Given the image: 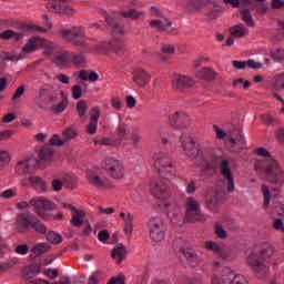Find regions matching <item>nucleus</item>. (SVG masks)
<instances>
[{
  "instance_id": "f704fd0d",
  "label": "nucleus",
  "mask_w": 284,
  "mask_h": 284,
  "mask_svg": "<svg viewBox=\"0 0 284 284\" xmlns=\"http://www.w3.org/2000/svg\"><path fill=\"white\" fill-rule=\"evenodd\" d=\"M241 19L248 26V28H254V18H252V13H250V9H243L241 11Z\"/></svg>"
},
{
  "instance_id": "dca6fc26",
  "label": "nucleus",
  "mask_w": 284,
  "mask_h": 284,
  "mask_svg": "<svg viewBox=\"0 0 284 284\" xmlns=\"http://www.w3.org/2000/svg\"><path fill=\"white\" fill-rule=\"evenodd\" d=\"M50 2L47 4V9L50 12H54L55 14H67L68 17H72L74 14V9L72 7L67 6V4H61L65 3L68 0H49Z\"/></svg>"
},
{
  "instance_id": "c9c22d12",
  "label": "nucleus",
  "mask_w": 284,
  "mask_h": 284,
  "mask_svg": "<svg viewBox=\"0 0 284 284\" xmlns=\"http://www.w3.org/2000/svg\"><path fill=\"white\" fill-rule=\"evenodd\" d=\"M199 79H204L205 81H213L214 71L210 68H204L203 70L197 72Z\"/></svg>"
},
{
  "instance_id": "f03ea898",
  "label": "nucleus",
  "mask_w": 284,
  "mask_h": 284,
  "mask_svg": "<svg viewBox=\"0 0 284 284\" xmlns=\"http://www.w3.org/2000/svg\"><path fill=\"white\" fill-rule=\"evenodd\" d=\"M150 191L155 199H160L163 202L164 209L166 210L168 217L170 219L173 225L181 226L183 223H201L205 221V216L201 212V203L196 197L189 196L184 202V212L181 206L174 202V200H170V192L168 191V183L162 180L153 181L150 184Z\"/></svg>"
},
{
  "instance_id": "2f4dec72",
  "label": "nucleus",
  "mask_w": 284,
  "mask_h": 284,
  "mask_svg": "<svg viewBox=\"0 0 284 284\" xmlns=\"http://www.w3.org/2000/svg\"><path fill=\"white\" fill-rule=\"evenodd\" d=\"M55 65H68L70 63V51L58 53L54 57Z\"/></svg>"
},
{
  "instance_id": "052dcab7",
  "label": "nucleus",
  "mask_w": 284,
  "mask_h": 284,
  "mask_svg": "<svg viewBox=\"0 0 284 284\" xmlns=\"http://www.w3.org/2000/svg\"><path fill=\"white\" fill-rule=\"evenodd\" d=\"M186 194H194L196 192V180L189 182L185 189Z\"/></svg>"
},
{
  "instance_id": "4d7b16f0",
  "label": "nucleus",
  "mask_w": 284,
  "mask_h": 284,
  "mask_svg": "<svg viewBox=\"0 0 284 284\" xmlns=\"http://www.w3.org/2000/svg\"><path fill=\"white\" fill-rule=\"evenodd\" d=\"M61 181H62V184L65 186V187H70V185H72V183H74V178L70 174H64L62 178H61Z\"/></svg>"
},
{
  "instance_id": "f3484780",
  "label": "nucleus",
  "mask_w": 284,
  "mask_h": 284,
  "mask_svg": "<svg viewBox=\"0 0 284 284\" xmlns=\"http://www.w3.org/2000/svg\"><path fill=\"white\" fill-rule=\"evenodd\" d=\"M204 247L209 252H213V254L220 256V258H230V256H232V250L230 247L216 242L207 241L205 242Z\"/></svg>"
},
{
  "instance_id": "e2e57ef3",
  "label": "nucleus",
  "mask_w": 284,
  "mask_h": 284,
  "mask_svg": "<svg viewBox=\"0 0 284 284\" xmlns=\"http://www.w3.org/2000/svg\"><path fill=\"white\" fill-rule=\"evenodd\" d=\"M47 97H50V87H42L39 91V98L45 100Z\"/></svg>"
},
{
  "instance_id": "e433bc0d",
  "label": "nucleus",
  "mask_w": 284,
  "mask_h": 284,
  "mask_svg": "<svg viewBox=\"0 0 284 284\" xmlns=\"http://www.w3.org/2000/svg\"><path fill=\"white\" fill-rule=\"evenodd\" d=\"M50 250V245L47 243H39L32 248V253L34 256H41V254H45Z\"/></svg>"
},
{
  "instance_id": "6ab92c4d",
  "label": "nucleus",
  "mask_w": 284,
  "mask_h": 284,
  "mask_svg": "<svg viewBox=\"0 0 284 284\" xmlns=\"http://www.w3.org/2000/svg\"><path fill=\"white\" fill-rule=\"evenodd\" d=\"M62 207L64 210H70L72 212L71 225H73V227H81V225H83V220L85 219V212L78 210L71 204H65V203L62 204Z\"/></svg>"
},
{
  "instance_id": "20e7f679",
  "label": "nucleus",
  "mask_w": 284,
  "mask_h": 284,
  "mask_svg": "<svg viewBox=\"0 0 284 284\" xmlns=\"http://www.w3.org/2000/svg\"><path fill=\"white\" fill-rule=\"evenodd\" d=\"M272 256H274V246L264 244L258 251L248 254L246 263L260 278H263L270 272Z\"/></svg>"
},
{
  "instance_id": "c85d7f7f",
  "label": "nucleus",
  "mask_w": 284,
  "mask_h": 284,
  "mask_svg": "<svg viewBox=\"0 0 284 284\" xmlns=\"http://www.w3.org/2000/svg\"><path fill=\"white\" fill-rule=\"evenodd\" d=\"M29 183L31 187L38 190L39 192H48V184L40 176H31L29 179Z\"/></svg>"
},
{
  "instance_id": "cd10ccee",
  "label": "nucleus",
  "mask_w": 284,
  "mask_h": 284,
  "mask_svg": "<svg viewBox=\"0 0 284 284\" xmlns=\"http://www.w3.org/2000/svg\"><path fill=\"white\" fill-rule=\"evenodd\" d=\"M230 32L234 39H243L250 34V30L242 23L231 27Z\"/></svg>"
},
{
  "instance_id": "a18cd8bd",
  "label": "nucleus",
  "mask_w": 284,
  "mask_h": 284,
  "mask_svg": "<svg viewBox=\"0 0 284 284\" xmlns=\"http://www.w3.org/2000/svg\"><path fill=\"white\" fill-rule=\"evenodd\" d=\"M50 148H52V145H65V141L62 136H59L58 134H54L51 139H50V144H48Z\"/></svg>"
},
{
  "instance_id": "338daca9",
  "label": "nucleus",
  "mask_w": 284,
  "mask_h": 284,
  "mask_svg": "<svg viewBox=\"0 0 284 284\" xmlns=\"http://www.w3.org/2000/svg\"><path fill=\"white\" fill-rule=\"evenodd\" d=\"M0 196H1L2 199H14L16 193H14V190L9 189V190L3 191V192L0 194Z\"/></svg>"
},
{
  "instance_id": "58836bf2",
  "label": "nucleus",
  "mask_w": 284,
  "mask_h": 284,
  "mask_svg": "<svg viewBox=\"0 0 284 284\" xmlns=\"http://www.w3.org/2000/svg\"><path fill=\"white\" fill-rule=\"evenodd\" d=\"M62 138L64 139V143L72 141V139H77V130L71 126L67 128L62 133Z\"/></svg>"
},
{
  "instance_id": "0eeeda50",
  "label": "nucleus",
  "mask_w": 284,
  "mask_h": 284,
  "mask_svg": "<svg viewBox=\"0 0 284 284\" xmlns=\"http://www.w3.org/2000/svg\"><path fill=\"white\" fill-rule=\"evenodd\" d=\"M45 43H47L45 39L41 37L30 38L24 44V47L22 48V51L20 54H11L8 51H2L0 53V59L4 63L9 61H11V63H14L17 61H23V59H26V54H32V52H37L39 48L45 47Z\"/></svg>"
},
{
  "instance_id": "423d86ee",
  "label": "nucleus",
  "mask_w": 284,
  "mask_h": 284,
  "mask_svg": "<svg viewBox=\"0 0 284 284\" xmlns=\"http://www.w3.org/2000/svg\"><path fill=\"white\" fill-rule=\"evenodd\" d=\"M257 156H263L264 160V172L267 175L271 185H275L276 190L284 185V171L281 164L270 154V151L265 148H258L255 150Z\"/></svg>"
},
{
  "instance_id": "4be33fe9",
  "label": "nucleus",
  "mask_w": 284,
  "mask_h": 284,
  "mask_svg": "<svg viewBox=\"0 0 284 284\" xmlns=\"http://www.w3.org/2000/svg\"><path fill=\"white\" fill-rule=\"evenodd\" d=\"M133 83L138 85V88H145L150 83V73L145 70L138 68L133 71Z\"/></svg>"
},
{
  "instance_id": "774afa93",
  "label": "nucleus",
  "mask_w": 284,
  "mask_h": 284,
  "mask_svg": "<svg viewBox=\"0 0 284 284\" xmlns=\"http://www.w3.org/2000/svg\"><path fill=\"white\" fill-rule=\"evenodd\" d=\"M99 276H101L100 272H95L93 273L90 277H89V284H99V282L101 281L99 278Z\"/></svg>"
},
{
  "instance_id": "de8ad7c7",
  "label": "nucleus",
  "mask_w": 284,
  "mask_h": 284,
  "mask_svg": "<svg viewBox=\"0 0 284 284\" xmlns=\"http://www.w3.org/2000/svg\"><path fill=\"white\" fill-rule=\"evenodd\" d=\"M30 252V247H28V244H19L16 246V254H20L21 256H26Z\"/></svg>"
},
{
  "instance_id": "603ef678",
  "label": "nucleus",
  "mask_w": 284,
  "mask_h": 284,
  "mask_svg": "<svg viewBox=\"0 0 284 284\" xmlns=\"http://www.w3.org/2000/svg\"><path fill=\"white\" fill-rule=\"evenodd\" d=\"M122 17H124V19H139L140 13L139 11L131 9L129 11L123 12Z\"/></svg>"
},
{
  "instance_id": "5fc2aeb1",
  "label": "nucleus",
  "mask_w": 284,
  "mask_h": 284,
  "mask_svg": "<svg viewBox=\"0 0 284 284\" xmlns=\"http://www.w3.org/2000/svg\"><path fill=\"white\" fill-rule=\"evenodd\" d=\"M23 94H26V87L20 85L12 95L11 101H17V99H21Z\"/></svg>"
},
{
  "instance_id": "c756f323",
  "label": "nucleus",
  "mask_w": 284,
  "mask_h": 284,
  "mask_svg": "<svg viewBox=\"0 0 284 284\" xmlns=\"http://www.w3.org/2000/svg\"><path fill=\"white\" fill-rule=\"evenodd\" d=\"M23 37H24L23 32H17L12 29H8L0 34V39H2V41H9V39L19 41V40L23 39Z\"/></svg>"
},
{
  "instance_id": "6e6d98bb",
  "label": "nucleus",
  "mask_w": 284,
  "mask_h": 284,
  "mask_svg": "<svg viewBox=\"0 0 284 284\" xmlns=\"http://www.w3.org/2000/svg\"><path fill=\"white\" fill-rule=\"evenodd\" d=\"M272 212H273V214H277V216H283V214H284L283 203L276 202Z\"/></svg>"
},
{
  "instance_id": "5701e85b",
  "label": "nucleus",
  "mask_w": 284,
  "mask_h": 284,
  "mask_svg": "<svg viewBox=\"0 0 284 284\" xmlns=\"http://www.w3.org/2000/svg\"><path fill=\"white\" fill-rule=\"evenodd\" d=\"M30 203L32 207H34L36 212H38L39 214H41L42 210L52 211L55 207L54 203L45 197H34L30 201Z\"/></svg>"
},
{
  "instance_id": "8fccbe9b",
  "label": "nucleus",
  "mask_w": 284,
  "mask_h": 284,
  "mask_svg": "<svg viewBox=\"0 0 284 284\" xmlns=\"http://www.w3.org/2000/svg\"><path fill=\"white\" fill-rule=\"evenodd\" d=\"M215 234L217 239H227V232L223 230V225L221 224L215 225Z\"/></svg>"
},
{
  "instance_id": "4c0bfd02",
  "label": "nucleus",
  "mask_w": 284,
  "mask_h": 284,
  "mask_svg": "<svg viewBox=\"0 0 284 284\" xmlns=\"http://www.w3.org/2000/svg\"><path fill=\"white\" fill-rule=\"evenodd\" d=\"M221 6L213 3L211 4V7H209V11L206 12V16L209 17V19H216V17H219V14H221Z\"/></svg>"
},
{
  "instance_id": "37998d69",
  "label": "nucleus",
  "mask_w": 284,
  "mask_h": 284,
  "mask_svg": "<svg viewBox=\"0 0 284 284\" xmlns=\"http://www.w3.org/2000/svg\"><path fill=\"white\" fill-rule=\"evenodd\" d=\"M77 111L79 116L83 119V116L88 114V102H85V100L79 101L77 104Z\"/></svg>"
},
{
  "instance_id": "09e8293b",
  "label": "nucleus",
  "mask_w": 284,
  "mask_h": 284,
  "mask_svg": "<svg viewBox=\"0 0 284 284\" xmlns=\"http://www.w3.org/2000/svg\"><path fill=\"white\" fill-rule=\"evenodd\" d=\"M19 260L13 258L7 262H3L2 264H0V272H3V270H10V267H14V265H17Z\"/></svg>"
},
{
  "instance_id": "39448f33",
  "label": "nucleus",
  "mask_w": 284,
  "mask_h": 284,
  "mask_svg": "<svg viewBox=\"0 0 284 284\" xmlns=\"http://www.w3.org/2000/svg\"><path fill=\"white\" fill-rule=\"evenodd\" d=\"M52 159H54V149L50 145H44L39 151V159H37L36 156H30L28 159L19 161L16 165V172L20 176L32 174L40 165H45V163H52Z\"/></svg>"
},
{
  "instance_id": "69168bd1",
  "label": "nucleus",
  "mask_w": 284,
  "mask_h": 284,
  "mask_svg": "<svg viewBox=\"0 0 284 284\" xmlns=\"http://www.w3.org/2000/svg\"><path fill=\"white\" fill-rule=\"evenodd\" d=\"M52 187L54 192H61L62 187H63V182L62 180H53L52 181Z\"/></svg>"
},
{
  "instance_id": "c03bdc74",
  "label": "nucleus",
  "mask_w": 284,
  "mask_h": 284,
  "mask_svg": "<svg viewBox=\"0 0 284 284\" xmlns=\"http://www.w3.org/2000/svg\"><path fill=\"white\" fill-rule=\"evenodd\" d=\"M10 163V153L8 151H0V168H6Z\"/></svg>"
},
{
  "instance_id": "f257e3e1",
  "label": "nucleus",
  "mask_w": 284,
  "mask_h": 284,
  "mask_svg": "<svg viewBox=\"0 0 284 284\" xmlns=\"http://www.w3.org/2000/svg\"><path fill=\"white\" fill-rule=\"evenodd\" d=\"M180 145L182 154L193 159L197 168L205 170V172H212V170L219 168L227 192H234V175H232V168L227 159L216 156L213 149L202 148L196 150L194 138L187 133L180 135Z\"/></svg>"
},
{
  "instance_id": "a211bd4d",
  "label": "nucleus",
  "mask_w": 284,
  "mask_h": 284,
  "mask_svg": "<svg viewBox=\"0 0 284 284\" xmlns=\"http://www.w3.org/2000/svg\"><path fill=\"white\" fill-rule=\"evenodd\" d=\"M172 85L174 90H179V92H183V90H190L192 85H194V79L190 75H174L172 79Z\"/></svg>"
},
{
  "instance_id": "13d9d810",
  "label": "nucleus",
  "mask_w": 284,
  "mask_h": 284,
  "mask_svg": "<svg viewBox=\"0 0 284 284\" xmlns=\"http://www.w3.org/2000/svg\"><path fill=\"white\" fill-rule=\"evenodd\" d=\"M108 239H110V233L108 232V230H102L98 233V241H100L101 243H105Z\"/></svg>"
},
{
  "instance_id": "4468645a",
  "label": "nucleus",
  "mask_w": 284,
  "mask_h": 284,
  "mask_svg": "<svg viewBox=\"0 0 284 284\" xmlns=\"http://www.w3.org/2000/svg\"><path fill=\"white\" fill-rule=\"evenodd\" d=\"M223 196H225V192L220 190H212L206 193L205 196V205L210 212H216L223 203Z\"/></svg>"
},
{
  "instance_id": "473e14b6",
  "label": "nucleus",
  "mask_w": 284,
  "mask_h": 284,
  "mask_svg": "<svg viewBox=\"0 0 284 284\" xmlns=\"http://www.w3.org/2000/svg\"><path fill=\"white\" fill-rule=\"evenodd\" d=\"M206 1L207 0H189L186 2V8L191 12H199V10H201V8H203V6H205Z\"/></svg>"
},
{
  "instance_id": "864d4df0",
  "label": "nucleus",
  "mask_w": 284,
  "mask_h": 284,
  "mask_svg": "<svg viewBox=\"0 0 284 284\" xmlns=\"http://www.w3.org/2000/svg\"><path fill=\"white\" fill-rule=\"evenodd\" d=\"M128 132V124L121 122L119 125H118V129H116V134L118 136H120V139H123V136H125V133Z\"/></svg>"
},
{
  "instance_id": "a878e982",
  "label": "nucleus",
  "mask_w": 284,
  "mask_h": 284,
  "mask_svg": "<svg viewBox=\"0 0 284 284\" xmlns=\"http://www.w3.org/2000/svg\"><path fill=\"white\" fill-rule=\"evenodd\" d=\"M103 14L105 17L106 24L111 28L113 34H125V29L121 26V23L108 16V12L104 11Z\"/></svg>"
},
{
  "instance_id": "bf43d9fd",
  "label": "nucleus",
  "mask_w": 284,
  "mask_h": 284,
  "mask_svg": "<svg viewBox=\"0 0 284 284\" xmlns=\"http://www.w3.org/2000/svg\"><path fill=\"white\" fill-rule=\"evenodd\" d=\"M232 65L235 68V70H245V68H247V62L233 60Z\"/></svg>"
},
{
  "instance_id": "2eb2a0df",
  "label": "nucleus",
  "mask_w": 284,
  "mask_h": 284,
  "mask_svg": "<svg viewBox=\"0 0 284 284\" xmlns=\"http://www.w3.org/2000/svg\"><path fill=\"white\" fill-rule=\"evenodd\" d=\"M169 122L178 130H187L189 125H192V119H190V115L183 111L170 114Z\"/></svg>"
},
{
  "instance_id": "0e129e2a",
  "label": "nucleus",
  "mask_w": 284,
  "mask_h": 284,
  "mask_svg": "<svg viewBox=\"0 0 284 284\" xmlns=\"http://www.w3.org/2000/svg\"><path fill=\"white\" fill-rule=\"evenodd\" d=\"M213 130L217 136V139H225L227 136V133L223 131V129L219 128V125H213Z\"/></svg>"
},
{
  "instance_id": "72a5a7b5",
  "label": "nucleus",
  "mask_w": 284,
  "mask_h": 284,
  "mask_svg": "<svg viewBox=\"0 0 284 284\" xmlns=\"http://www.w3.org/2000/svg\"><path fill=\"white\" fill-rule=\"evenodd\" d=\"M183 256L186 258V261L190 263V265H196L201 258L196 253L192 250L183 251Z\"/></svg>"
},
{
  "instance_id": "1a4fd4ad",
  "label": "nucleus",
  "mask_w": 284,
  "mask_h": 284,
  "mask_svg": "<svg viewBox=\"0 0 284 284\" xmlns=\"http://www.w3.org/2000/svg\"><path fill=\"white\" fill-rule=\"evenodd\" d=\"M153 159L155 169L164 181H170V179L176 176V168H174L172 160L166 153H155Z\"/></svg>"
},
{
  "instance_id": "6e6552de",
  "label": "nucleus",
  "mask_w": 284,
  "mask_h": 284,
  "mask_svg": "<svg viewBox=\"0 0 284 284\" xmlns=\"http://www.w3.org/2000/svg\"><path fill=\"white\" fill-rule=\"evenodd\" d=\"M16 227L20 234H26L30 227L36 230L38 234H45V224L39 221L37 216L30 213H20L16 220Z\"/></svg>"
},
{
  "instance_id": "a19ab883",
  "label": "nucleus",
  "mask_w": 284,
  "mask_h": 284,
  "mask_svg": "<svg viewBox=\"0 0 284 284\" xmlns=\"http://www.w3.org/2000/svg\"><path fill=\"white\" fill-rule=\"evenodd\" d=\"M68 108V98H64L59 104H54L51 106L52 112H54V114H59L61 112H63V110H65Z\"/></svg>"
},
{
  "instance_id": "9d476101",
  "label": "nucleus",
  "mask_w": 284,
  "mask_h": 284,
  "mask_svg": "<svg viewBox=\"0 0 284 284\" xmlns=\"http://www.w3.org/2000/svg\"><path fill=\"white\" fill-rule=\"evenodd\" d=\"M149 236L153 243H161L165 239L168 226L161 216H153L148 222Z\"/></svg>"
},
{
  "instance_id": "79ce46f5",
  "label": "nucleus",
  "mask_w": 284,
  "mask_h": 284,
  "mask_svg": "<svg viewBox=\"0 0 284 284\" xmlns=\"http://www.w3.org/2000/svg\"><path fill=\"white\" fill-rule=\"evenodd\" d=\"M71 97L74 99V101H79V99L83 97V89H81V84H74L71 88Z\"/></svg>"
},
{
  "instance_id": "7ed1b4c3",
  "label": "nucleus",
  "mask_w": 284,
  "mask_h": 284,
  "mask_svg": "<svg viewBox=\"0 0 284 284\" xmlns=\"http://www.w3.org/2000/svg\"><path fill=\"white\" fill-rule=\"evenodd\" d=\"M60 34L68 43L75 45V48H81L79 53H70V63H73V65H85V54L89 52H99L97 45L92 44V39L85 36V29L83 27L62 29Z\"/></svg>"
},
{
  "instance_id": "ddd939ff",
  "label": "nucleus",
  "mask_w": 284,
  "mask_h": 284,
  "mask_svg": "<svg viewBox=\"0 0 284 284\" xmlns=\"http://www.w3.org/2000/svg\"><path fill=\"white\" fill-rule=\"evenodd\" d=\"M87 180L90 185H93V187H99L100 190L110 187V181L103 175L101 169L89 170L87 173Z\"/></svg>"
},
{
  "instance_id": "ea45409f",
  "label": "nucleus",
  "mask_w": 284,
  "mask_h": 284,
  "mask_svg": "<svg viewBox=\"0 0 284 284\" xmlns=\"http://www.w3.org/2000/svg\"><path fill=\"white\" fill-rule=\"evenodd\" d=\"M47 241H49V243H52L53 245H59L60 243H62L63 237H61L59 233L49 232L47 235Z\"/></svg>"
},
{
  "instance_id": "b1692460",
  "label": "nucleus",
  "mask_w": 284,
  "mask_h": 284,
  "mask_svg": "<svg viewBox=\"0 0 284 284\" xmlns=\"http://www.w3.org/2000/svg\"><path fill=\"white\" fill-rule=\"evenodd\" d=\"M151 28H156L159 32H169V34H174L175 29L172 28V22L168 19L163 20H151Z\"/></svg>"
},
{
  "instance_id": "393cba45",
  "label": "nucleus",
  "mask_w": 284,
  "mask_h": 284,
  "mask_svg": "<svg viewBox=\"0 0 284 284\" xmlns=\"http://www.w3.org/2000/svg\"><path fill=\"white\" fill-rule=\"evenodd\" d=\"M125 256H128V250L123 244H118L111 252V258H114L119 264L125 261Z\"/></svg>"
},
{
  "instance_id": "aec40b11",
  "label": "nucleus",
  "mask_w": 284,
  "mask_h": 284,
  "mask_svg": "<svg viewBox=\"0 0 284 284\" xmlns=\"http://www.w3.org/2000/svg\"><path fill=\"white\" fill-rule=\"evenodd\" d=\"M227 141L231 145V152H241L243 150V145H245V138L243 133L236 131L235 133L227 135Z\"/></svg>"
},
{
  "instance_id": "3c124183",
  "label": "nucleus",
  "mask_w": 284,
  "mask_h": 284,
  "mask_svg": "<svg viewBox=\"0 0 284 284\" xmlns=\"http://www.w3.org/2000/svg\"><path fill=\"white\" fill-rule=\"evenodd\" d=\"M271 57H272V59H274V61H283L284 50L283 49H276L275 51H272Z\"/></svg>"
},
{
  "instance_id": "49530a36",
  "label": "nucleus",
  "mask_w": 284,
  "mask_h": 284,
  "mask_svg": "<svg viewBox=\"0 0 284 284\" xmlns=\"http://www.w3.org/2000/svg\"><path fill=\"white\" fill-rule=\"evenodd\" d=\"M262 194L264 196V207H267L270 205V186L267 184L262 185Z\"/></svg>"
},
{
  "instance_id": "9b49d317",
  "label": "nucleus",
  "mask_w": 284,
  "mask_h": 284,
  "mask_svg": "<svg viewBox=\"0 0 284 284\" xmlns=\"http://www.w3.org/2000/svg\"><path fill=\"white\" fill-rule=\"evenodd\" d=\"M211 284H250L247 277L242 274H236L231 268L225 267L222 271V277L212 276Z\"/></svg>"
},
{
  "instance_id": "7c9ffc66",
  "label": "nucleus",
  "mask_w": 284,
  "mask_h": 284,
  "mask_svg": "<svg viewBox=\"0 0 284 284\" xmlns=\"http://www.w3.org/2000/svg\"><path fill=\"white\" fill-rule=\"evenodd\" d=\"M124 48L125 44L121 40H112L103 45L104 50H111L112 52H121Z\"/></svg>"
},
{
  "instance_id": "f8f14e48",
  "label": "nucleus",
  "mask_w": 284,
  "mask_h": 284,
  "mask_svg": "<svg viewBox=\"0 0 284 284\" xmlns=\"http://www.w3.org/2000/svg\"><path fill=\"white\" fill-rule=\"evenodd\" d=\"M104 169L106 174L112 179H123L125 176V166L123 162L114 158H108L105 160Z\"/></svg>"
},
{
  "instance_id": "680f3d73",
  "label": "nucleus",
  "mask_w": 284,
  "mask_h": 284,
  "mask_svg": "<svg viewBox=\"0 0 284 284\" xmlns=\"http://www.w3.org/2000/svg\"><path fill=\"white\" fill-rule=\"evenodd\" d=\"M95 145H113L112 140L109 138H100L94 141Z\"/></svg>"
},
{
  "instance_id": "bb28decb",
  "label": "nucleus",
  "mask_w": 284,
  "mask_h": 284,
  "mask_svg": "<svg viewBox=\"0 0 284 284\" xmlns=\"http://www.w3.org/2000/svg\"><path fill=\"white\" fill-rule=\"evenodd\" d=\"M176 52V48L173 44H162L160 52V61H170L173 54Z\"/></svg>"
},
{
  "instance_id": "412c9836",
  "label": "nucleus",
  "mask_w": 284,
  "mask_h": 284,
  "mask_svg": "<svg viewBox=\"0 0 284 284\" xmlns=\"http://www.w3.org/2000/svg\"><path fill=\"white\" fill-rule=\"evenodd\" d=\"M100 116H101V110H99L97 106H93L90 110L89 124L85 128V132H88V134H95L97 133V130L99 128Z\"/></svg>"
}]
</instances>
